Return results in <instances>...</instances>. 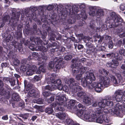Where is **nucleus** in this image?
Returning <instances> with one entry per match:
<instances>
[{"label": "nucleus", "mask_w": 125, "mask_h": 125, "mask_svg": "<svg viewBox=\"0 0 125 125\" xmlns=\"http://www.w3.org/2000/svg\"><path fill=\"white\" fill-rule=\"evenodd\" d=\"M22 33L21 30H20L17 31L16 34L15 36V39L17 40L16 41L13 40V37L11 35L9 34L5 38L7 46L9 47V46L11 47L10 45L13 46L14 48L17 49H18L19 51L21 54H23L24 53V49L23 48L22 44H24V45L28 47L32 51H34L35 50L34 44L27 40L26 42L25 39V38H22Z\"/></svg>", "instance_id": "nucleus-1"}, {"label": "nucleus", "mask_w": 125, "mask_h": 125, "mask_svg": "<svg viewBox=\"0 0 125 125\" xmlns=\"http://www.w3.org/2000/svg\"><path fill=\"white\" fill-rule=\"evenodd\" d=\"M109 73V72L103 69L101 73V74H103V75H100L99 76L100 82H94L91 85L89 86V88L91 89L94 88V90L96 92L100 93L102 91L103 85L106 87L108 86L110 84V78L114 83L117 84V80L114 76L109 74V77H106Z\"/></svg>", "instance_id": "nucleus-2"}, {"label": "nucleus", "mask_w": 125, "mask_h": 125, "mask_svg": "<svg viewBox=\"0 0 125 125\" xmlns=\"http://www.w3.org/2000/svg\"><path fill=\"white\" fill-rule=\"evenodd\" d=\"M123 94V92L122 90H118L115 92L114 95H112V97L108 96L106 97L107 100L116 101L117 102L115 107L111 109V114L118 115L120 114L119 110L123 106L125 107V100H122Z\"/></svg>", "instance_id": "nucleus-3"}, {"label": "nucleus", "mask_w": 125, "mask_h": 125, "mask_svg": "<svg viewBox=\"0 0 125 125\" xmlns=\"http://www.w3.org/2000/svg\"><path fill=\"white\" fill-rule=\"evenodd\" d=\"M110 16L108 17L105 22L109 28H115L119 26V32H121L123 30L122 23L123 19L119 15H117L115 13L112 12L110 13Z\"/></svg>", "instance_id": "nucleus-4"}, {"label": "nucleus", "mask_w": 125, "mask_h": 125, "mask_svg": "<svg viewBox=\"0 0 125 125\" xmlns=\"http://www.w3.org/2000/svg\"><path fill=\"white\" fill-rule=\"evenodd\" d=\"M56 99L58 101H57L55 103L53 104V107H55L57 106L56 109L58 111H64V110L65 104L67 101L66 95L63 94L61 96H57Z\"/></svg>", "instance_id": "nucleus-5"}, {"label": "nucleus", "mask_w": 125, "mask_h": 125, "mask_svg": "<svg viewBox=\"0 0 125 125\" xmlns=\"http://www.w3.org/2000/svg\"><path fill=\"white\" fill-rule=\"evenodd\" d=\"M85 78H83L81 81L82 84L83 86L84 87L87 86L89 89L91 90H94V88H93L92 89L89 88V86L92 85V81H94L95 79V77L94 73H90L89 72H87L85 74Z\"/></svg>", "instance_id": "nucleus-6"}, {"label": "nucleus", "mask_w": 125, "mask_h": 125, "mask_svg": "<svg viewBox=\"0 0 125 125\" xmlns=\"http://www.w3.org/2000/svg\"><path fill=\"white\" fill-rule=\"evenodd\" d=\"M30 40L31 42H34L37 45H39L38 46H37L36 47V49L38 51L44 52H46L47 51V49L42 45L43 43V41L40 39V37L35 38L33 36H31L30 37Z\"/></svg>", "instance_id": "nucleus-7"}, {"label": "nucleus", "mask_w": 125, "mask_h": 125, "mask_svg": "<svg viewBox=\"0 0 125 125\" xmlns=\"http://www.w3.org/2000/svg\"><path fill=\"white\" fill-rule=\"evenodd\" d=\"M30 40L31 42H34L37 45H39L38 46H37L36 47V49L38 51L44 52H46L47 51V49L42 45L43 43V41L40 39V37L35 38L33 36H31L30 37Z\"/></svg>", "instance_id": "nucleus-8"}, {"label": "nucleus", "mask_w": 125, "mask_h": 125, "mask_svg": "<svg viewBox=\"0 0 125 125\" xmlns=\"http://www.w3.org/2000/svg\"><path fill=\"white\" fill-rule=\"evenodd\" d=\"M30 40L31 42H34L37 45H39L38 46H37L36 47V49L38 51L44 52H46L47 51V49L42 45L43 43V41L40 39V37L35 38L33 36H31L30 37Z\"/></svg>", "instance_id": "nucleus-9"}, {"label": "nucleus", "mask_w": 125, "mask_h": 125, "mask_svg": "<svg viewBox=\"0 0 125 125\" xmlns=\"http://www.w3.org/2000/svg\"><path fill=\"white\" fill-rule=\"evenodd\" d=\"M42 27L44 30H46L48 33L50 37V39L51 41H54L56 38L57 40H60L61 39V36H57L55 34L54 30L52 29L50 26H48L47 25L44 23L42 25Z\"/></svg>", "instance_id": "nucleus-10"}, {"label": "nucleus", "mask_w": 125, "mask_h": 125, "mask_svg": "<svg viewBox=\"0 0 125 125\" xmlns=\"http://www.w3.org/2000/svg\"><path fill=\"white\" fill-rule=\"evenodd\" d=\"M115 54L116 53H114L110 52L106 54L107 56L108 57L113 59L112 62H107L106 65L108 67L112 69L115 68L118 66L119 65L118 62L116 60H115Z\"/></svg>", "instance_id": "nucleus-11"}, {"label": "nucleus", "mask_w": 125, "mask_h": 125, "mask_svg": "<svg viewBox=\"0 0 125 125\" xmlns=\"http://www.w3.org/2000/svg\"><path fill=\"white\" fill-rule=\"evenodd\" d=\"M79 11V8L76 5L73 6L72 7V11L70 12V14L72 15H73L77 14V18L78 20L80 19L81 17L84 19L85 20L87 18V16L85 12H82L81 14H77L78 12Z\"/></svg>", "instance_id": "nucleus-12"}, {"label": "nucleus", "mask_w": 125, "mask_h": 125, "mask_svg": "<svg viewBox=\"0 0 125 125\" xmlns=\"http://www.w3.org/2000/svg\"><path fill=\"white\" fill-rule=\"evenodd\" d=\"M106 49L104 46H101L98 47L97 49L94 48H90L87 49L86 51L87 54L91 55L93 56L96 57L97 53L98 52L104 51Z\"/></svg>", "instance_id": "nucleus-13"}, {"label": "nucleus", "mask_w": 125, "mask_h": 125, "mask_svg": "<svg viewBox=\"0 0 125 125\" xmlns=\"http://www.w3.org/2000/svg\"><path fill=\"white\" fill-rule=\"evenodd\" d=\"M72 62L73 63L71 65L73 72L74 73H77L78 72V69L82 67V64L74 59L72 60Z\"/></svg>", "instance_id": "nucleus-14"}, {"label": "nucleus", "mask_w": 125, "mask_h": 125, "mask_svg": "<svg viewBox=\"0 0 125 125\" xmlns=\"http://www.w3.org/2000/svg\"><path fill=\"white\" fill-rule=\"evenodd\" d=\"M13 17L11 18L9 20V23L10 25H14L19 20V18L20 14L19 12H12Z\"/></svg>", "instance_id": "nucleus-15"}, {"label": "nucleus", "mask_w": 125, "mask_h": 125, "mask_svg": "<svg viewBox=\"0 0 125 125\" xmlns=\"http://www.w3.org/2000/svg\"><path fill=\"white\" fill-rule=\"evenodd\" d=\"M4 84L3 81L0 79V96L4 95L5 98L8 99L10 97L11 94L9 91L7 92L4 90V88L3 87Z\"/></svg>", "instance_id": "nucleus-16"}, {"label": "nucleus", "mask_w": 125, "mask_h": 125, "mask_svg": "<svg viewBox=\"0 0 125 125\" xmlns=\"http://www.w3.org/2000/svg\"><path fill=\"white\" fill-rule=\"evenodd\" d=\"M37 26L35 23L33 24L32 28H30L27 27V29L26 28L25 30V33L27 35H31L30 36H32L35 33V32L37 30Z\"/></svg>", "instance_id": "nucleus-17"}, {"label": "nucleus", "mask_w": 125, "mask_h": 125, "mask_svg": "<svg viewBox=\"0 0 125 125\" xmlns=\"http://www.w3.org/2000/svg\"><path fill=\"white\" fill-rule=\"evenodd\" d=\"M64 81L65 83L69 84L70 86L73 87L74 86L78 85L80 84L79 83L75 81L73 78H70L69 79L65 78L64 79Z\"/></svg>", "instance_id": "nucleus-18"}, {"label": "nucleus", "mask_w": 125, "mask_h": 125, "mask_svg": "<svg viewBox=\"0 0 125 125\" xmlns=\"http://www.w3.org/2000/svg\"><path fill=\"white\" fill-rule=\"evenodd\" d=\"M37 67L35 65H32V66L30 65V68L27 71L26 74L28 75H32L34 72H36L37 71Z\"/></svg>", "instance_id": "nucleus-19"}, {"label": "nucleus", "mask_w": 125, "mask_h": 125, "mask_svg": "<svg viewBox=\"0 0 125 125\" xmlns=\"http://www.w3.org/2000/svg\"><path fill=\"white\" fill-rule=\"evenodd\" d=\"M63 59L62 57H60L59 58H57L56 59V64L55 67L54 68V70L55 69H56V71H58L59 69H60L61 67L62 68L61 65L62 62L63 61Z\"/></svg>", "instance_id": "nucleus-20"}, {"label": "nucleus", "mask_w": 125, "mask_h": 125, "mask_svg": "<svg viewBox=\"0 0 125 125\" xmlns=\"http://www.w3.org/2000/svg\"><path fill=\"white\" fill-rule=\"evenodd\" d=\"M28 81L26 80L24 81V84L25 88L26 90L28 91L32 88H34L35 87L34 85L31 83H28Z\"/></svg>", "instance_id": "nucleus-21"}, {"label": "nucleus", "mask_w": 125, "mask_h": 125, "mask_svg": "<svg viewBox=\"0 0 125 125\" xmlns=\"http://www.w3.org/2000/svg\"><path fill=\"white\" fill-rule=\"evenodd\" d=\"M94 114H93L90 113L85 112H84L83 117L85 120L92 121V118H93L92 117H94Z\"/></svg>", "instance_id": "nucleus-22"}, {"label": "nucleus", "mask_w": 125, "mask_h": 125, "mask_svg": "<svg viewBox=\"0 0 125 125\" xmlns=\"http://www.w3.org/2000/svg\"><path fill=\"white\" fill-rule=\"evenodd\" d=\"M45 61H41V62H39L41 63L42 64V65H41L38 69L37 70L36 73L37 74H39L41 73V72L43 73H45L46 72V69L44 66V64H45Z\"/></svg>", "instance_id": "nucleus-23"}, {"label": "nucleus", "mask_w": 125, "mask_h": 125, "mask_svg": "<svg viewBox=\"0 0 125 125\" xmlns=\"http://www.w3.org/2000/svg\"><path fill=\"white\" fill-rule=\"evenodd\" d=\"M71 40L75 42H78L76 40L74 37H72L71 39L66 40L65 41V43L67 48L68 49H69L71 47L72 44L71 42Z\"/></svg>", "instance_id": "nucleus-24"}, {"label": "nucleus", "mask_w": 125, "mask_h": 125, "mask_svg": "<svg viewBox=\"0 0 125 125\" xmlns=\"http://www.w3.org/2000/svg\"><path fill=\"white\" fill-rule=\"evenodd\" d=\"M56 14L54 13L52 14L51 16L52 20L50 21L51 23L55 26H57L58 22V21L56 20Z\"/></svg>", "instance_id": "nucleus-25"}, {"label": "nucleus", "mask_w": 125, "mask_h": 125, "mask_svg": "<svg viewBox=\"0 0 125 125\" xmlns=\"http://www.w3.org/2000/svg\"><path fill=\"white\" fill-rule=\"evenodd\" d=\"M102 115H101L98 117H96V115L94 114V117H92V121H96V122L100 124H102L103 123L102 121Z\"/></svg>", "instance_id": "nucleus-26"}, {"label": "nucleus", "mask_w": 125, "mask_h": 125, "mask_svg": "<svg viewBox=\"0 0 125 125\" xmlns=\"http://www.w3.org/2000/svg\"><path fill=\"white\" fill-rule=\"evenodd\" d=\"M76 101L74 100H71L67 103L66 102V105L67 108L69 109L71 108V106H73L75 104Z\"/></svg>", "instance_id": "nucleus-27"}, {"label": "nucleus", "mask_w": 125, "mask_h": 125, "mask_svg": "<svg viewBox=\"0 0 125 125\" xmlns=\"http://www.w3.org/2000/svg\"><path fill=\"white\" fill-rule=\"evenodd\" d=\"M57 87L55 84H51V85H47L45 87V90L52 91L57 89Z\"/></svg>", "instance_id": "nucleus-28"}, {"label": "nucleus", "mask_w": 125, "mask_h": 125, "mask_svg": "<svg viewBox=\"0 0 125 125\" xmlns=\"http://www.w3.org/2000/svg\"><path fill=\"white\" fill-rule=\"evenodd\" d=\"M91 99L88 96L85 97L83 99V101L85 105L89 106L91 104Z\"/></svg>", "instance_id": "nucleus-29"}, {"label": "nucleus", "mask_w": 125, "mask_h": 125, "mask_svg": "<svg viewBox=\"0 0 125 125\" xmlns=\"http://www.w3.org/2000/svg\"><path fill=\"white\" fill-rule=\"evenodd\" d=\"M12 98L15 101H18L20 100V98L19 94L15 92H13L12 94Z\"/></svg>", "instance_id": "nucleus-30"}, {"label": "nucleus", "mask_w": 125, "mask_h": 125, "mask_svg": "<svg viewBox=\"0 0 125 125\" xmlns=\"http://www.w3.org/2000/svg\"><path fill=\"white\" fill-rule=\"evenodd\" d=\"M30 68V64H27L25 65H21L20 67V69L21 72H25L28 70Z\"/></svg>", "instance_id": "nucleus-31"}, {"label": "nucleus", "mask_w": 125, "mask_h": 125, "mask_svg": "<svg viewBox=\"0 0 125 125\" xmlns=\"http://www.w3.org/2000/svg\"><path fill=\"white\" fill-rule=\"evenodd\" d=\"M47 34V33L45 32H43V34L42 33H41L43 41V42L44 45L47 44L48 43V41L47 40L46 41L45 39Z\"/></svg>", "instance_id": "nucleus-32"}, {"label": "nucleus", "mask_w": 125, "mask_h": 125, "mask_svg": "<svg viewBox=\"0 0 125 125\" xmlns=\"http://www.w3.org/2000/svg\"><path fill=\"white\" fill-rule=\"evenodd\" d=\"M104 11L102 9H98L96 12V16L97 18H99L104 15Z\"/></svg>", "instance_id": "nucleus-33"}, {"label": "nucleus", "mask_w": 125, "mask_h": 125, "mask_svg": "<svg viewBox=\"0 0 125 125\" xmlns=\"http://www.w3.org/2000/svg\"><path fill=\"white\" fill-rule=\"evenodd\" d=\"M29 95L31 97H36L37 96L36 94L35 90L33 89H31L29 90L28 92Z\"/></svg>", "instance_id": "nucleus-34"}, {"label": "nucleus", "mask_w": 125, "mask_h": 125, "mask_svg": "<svg viewBox=\"0 0 125 125\" xmlns=\"http://www.w3.org/2000/svg\"><path fill=\"white\" fill-rule=\"evenodd\" d=\"M66 115V114L63 112L58 113L57 115V116L60 119L62 120L64 119L65 118Z\"/></svg>", "instance_id": "nucleus-35"}, {"label": "nucleus", "mask_w": 125, "mask_h": 125, "mask_svg": "<svg viewBox=\"0 0 125 125\" xmlns=\"http://www.w3.org/2000/svg\"><path fill=\"white\" fill-rule=\"evenodd\" d=\"M104 38V37L103 36L99 35L96 37L95 40V42H96L98 41V44H101Z\"/></svg>", "instance_id": "nucleus-36"}, {"label": "nucleus", "mask_w": 125, "mask_h": 125, "mask_svg": "<svg viewBox=\"0 0 125 125\" xmlns=\"http://www.w3.org/2000/svg\"><path fill=\"white\" fill-rule=\"evenodd\" d=\"M102 118L103 122L108 123L109 122V118L106 115L104 114L102 116Z\"/></svg>", "instance_id": "nucleus-37"}, {"label": "nucleus", "mask_w": 125, "mask_h": 125, "mask_svg": "<svg viewBox=\"0 0 125 125\" xmlns=\"http://www.w3.org/2000/svg\"><path fill=\"white\" fill-rule=\"evenodd\" d=\"M106 100L104 99L101 101V102H99L98 103V105L99 107H101L102 108H105V103H104L105 102H106Z\"/></svg>", "instance_id": "nucleus-38"}, {"label": "nucleus", "mask_w": 125, "mask_h": 125, "mask_svg": "<svg viewBox=\"0 0 125 125\" xmlns=\"http://www.w3.org/2000/svg\"><path fill=\"white\" fill-rule=\"evenodd\" d=\"M37 7H36L35 6H31L30 7V11H31L32 13V15H31V16L32 17H31V18H32V19H33V16L34 15L33 13V12H35L36 10H37L38 9H37Z\"/></svg>", "instance_id": "nucleus-39"}, {"label": "nucleus", "mask_w": 125, "mask_h": 125, "mask_svg": "<svg viewBox=\"0 0 125 125\" xmlns=\"http://www.w3.org/2000/svg\"><path fill=\"white\" fill-rule=\"evenodd\" d=\"M74 122L72 119L68 118L66 120L65 123L66 125H73Z\"/></svg>", "instance_id": "nucleus-40"}, {"label": "nucleus", "mask_w": 125, "mask_h": 125, "mask_svg": "<svg viewBox=\"0 0 125 125\" xmlns=\"http://www.w3.org/2000/svg\"><path fill=\"white\" fill-rule=\"evenodd\" d=\"M86 94L84 92L81 91L77 93V96L80 98H84L85 97Z\"/></svg>", "instance_id": "nucleus-41"}, {"label": "nucleus", "mask_w": 125, "mask_h": 125, "mask_svg": "<svg viewBox=\"0 0 125 125\" xmlns=\"http://www.w3.org/2000/svg\"><path fill=\"white\" fill-rule=\"evenodd\" d=\"M53 108L51 107H48L46 108L45 110V112L46 113L49 114H52L53 111Z\"/></svg>", "instance_id": "nucleus-42"}, {"label": "nucleus", "mask_w": 125, "mask_h": 125, "mask_svg": "<svg viewBox=\"0 0 125 125\" xmlns=\"http://www.w3.org/2000/svg\"><path fill=\"white\" fill-rule=\"evenodd\" d=\"M87 68V67H81L80 69H78V72L77 73L80 72V73L82 74L83 73L86 71Z\"/></svg>", "instance_id": "nucleus-43"}, {"label": "nucleus", "mask_w": 125, "mask_h": 125, "mask_svg": "<svg viewBox=\"0 0 125 125\" xmlns=\"http://www.w3.org/2000/svg\"><path fill=\"white\" fill-rule=\"evenodd\" d=\"M10 16L9 15H6L4 16L2 18V21L3 22H8L10 20Z\"/></svg>", "instance_id": "nucleus-44"}, {"label": "nucleus", "mask_w": 125, "mask_h": 125, "mask_svg": "<svg viewBox=\"0 0 125 125\" xmlns=\"http://www.w3.org/2000/svg\"><path fill=\"white\" fill-rule=\"evenodd\" d=\"M95 112L96 114H100L102 113L103 108L101 107L97 108L95 109Z\"/></svg>", "instance_id": "nucleus-45"}, {"label": "nucleus", "mask_w": 125, "mask_h": 125, "mask_svg": "<svg viewBox=\"0 0 125 125\" xmlns=\"http://www.w3.org/2000/svg\"><path fill=\"white\" fill-rule=\"evenodd\" d=\"M42 94L45 97H47L50 96L51 94V93L49 91H43L42 92Z\"/></svg>", "instance_id": "nucleus-46"}, {"label": "nucleus", "mask_w": 125, "mask_h": 125, "mask_svg": "<svg viewBox=\"0 0 125 125\" xmlns=\"http://www.w3.org/2000/svg\"><path fill=\"white\" fill-rule=\"evenodd\" d=\"M122 58V55L118 53H116L115 56V60L118 61L121 60Z\"/></svg>", "instance_id": "nucleus-47"}, {"label": "nucleus", "mask_w": 125, "mask_h": 125, "mask_svg": "<svg viewBox=\"0 0 125 125\" xmlns=\"http://www.w3.org/2000/svg\"><path fill=\"white\" fill-rule=\"evenodd\" d=\"M76 21V19L72 17L70 18L67 21V23L69 24H74Z\"/></svg>", "instance_id": "nucleus-48"}, {"label": "nucleus", "mask_w": 125, "mask_h": 125, "mask_svg": "<svg viewBox=\"0 0 125 125\" xmlns=\"http://www.w3.org/2000/svg\"><path fill=\"white\" fill-rule=\"evenodd\" d=\"M96 10L93 9L90 10L89 12V14L90 16H96Z\"/></svg>", "instance_id": "nucleus-49"}, {"label": "nucleus", "mask_w": 125, "mask_h": 125, "mask_svg": "<svg viewBox=\"0 0 125 125\" xmlns=\"http://www.w3.org/2000/svg\"><path fill=\"white\" fill-rule=\"evenodd\" d=\"M43 100L42 98L37 99L35 100L34 102L38 104H42L43 103Z\"/></svg>", "instance_id": "nucleus-50"}, {"label": "nucleus", "mask_w": 125, "mask_h": 125, "mask_svg": "<svg viewBox=\"0 0 125 125\" xmlns=\"http://www.w3.org/2000/svg\"><path fill=\"white\" fill-rule=\"evenodd\" d=\"M8 56L9 57L12 58H15L16 57V55L12 52L10 51L8 53Z\"/></svg>", "instance_id": "nucleus-51"}, {"label": "nucleus", "mask_w": 125, "mask_h": 125, "mask_svg": "<svg viewBox=\"0 0 125 125\" xmlns=\"http://www.w3.org/2000/svg\"><path fill=\"white\" fill-rule=\"evenodd\" d=\"M75 78L78 81L81 80L83 79L82 76V74L80 73L77 75L76 76Z\"/></svg>", "instance_id": "nucleus-52"}, {"label": "nucleus", "mask_w": 125, "mask_h": 125, "mask_svg": "<svg viewBox=\"0 0 125 125\" xmlns=\"http://www.w3.org/2000/svg\"><path fill=\"white\" fill-rule=\"evenodd\" d=\"M14 64L15 66H18L19 65L20 63V61L17 58L15 59L13 61Z\"/></svg>", "instance_id": "nucleus-53"}, {"label": "nucleus", "mask_w": 125, "mask_h": 125, "mask_svg": "<svg viewBox=\"0 0 125 125\" xmlns=\"http://www.w3.org/2000/svg\"><path fill=\"white\" fill-rule=\"evenodd\" d=\"M103 108L102 114L103 115L108 114L109 112V110H110V109H108L107 108Z\"/></svg>", "instance_id": "nucleus-54"}, {"label": "nucleus", "mask_w": 125, "mask_h": 125, "mask_svg": "<svg viewBox=\"0 0 125 125\" xmlns=\"http://www.w3.org/2000/svg\"><path fill=\"white\" fill-rule=\"evenodd\" d=\"M84 112L83 110H79L77 111V114L78 115L81 116H83Z\"/></svg>", "instance_id": "nucleus-55"}, {"label": "nucleus", "mask_w": 125, "mask_h": 125, "mask_svg": "<svg viewBox=\"0 0 125 125\" xmlns=\"http://www.w3.org/2000/svg\"><path fill=\"white\" fill-rule=\"evenodd\" d=\"M42 78L41 75H39L38 76L35 75L34 77V79L35 81H38L40 80Z\"/></svg>", "instance_id": "nucleus-56"}, {"label": "nucleus", "mask_w": 125, "mask_h": 125, "mask_svg": "<svg viewBox=\"0 0 125 125\" xmlns=\"http://www.w3.org/2000/svg\"><path fill=\"white\" fill-rule=\"evenodd\" d=\"M29 114L26 113L24 114H21L20 115V116L24 119H27L28 117Z\"/></svg>", "instance_id": "nucleus-57"}, {"label": "nucleus", "mask_w": 125, "mask_h": 125, "mask_svg": "<svg viewBox=\"0 0 125 125\" xmlns=\"http://www.w3.org/2000/svg\"><path fill=\"white\" fill-rule=\"evenodd\" d=\"M80 8L81 9V10H82L83 12H86V7L85 5L83 4L80 5L79 6Z\"/></svg>", "instance_id": "nucleus-58"}, {"label": "nucleus", "mask_w": 125, "mask_h": 125, "mask_svg": "<svg viewBox=\"0 0 125 125\" xmlns=\"http://www.w3.org/2000/svg\"><path fill=\"white\" fill-rule=\"evenodd\" d=\"M122 40H120L117 41L115 44V46L117 47H120L122 44Z\"/></svg>", "instance_id": "nucleus-59"}, {"label": "nucleus", "mask_w": 125, "mask_h": 125, "mask_svg": "<svg viewBox=\"0 0 125 125\" xmlns=\"http://www.w3.org/2000/svg\"><path fill=\"white\" fill-rule=\"evenodd\" d=\"M19 106L22 108H24L25 106V103L24 101H21L19 103Z\"/></svg>", "instance_id": "nucleus-60"}, {"label": "nucleus", "mask_w": 125, "mask_h": 125, "mask_svg": "<svg viewBox=\"0 0 125 125\" xmlns=\"http://www.w3.org/2000/svg\"><path fill=\"white\" fill-rule=\"evenodd\" d=\"M54 100V97L53 96H52L49 99H48L47 102L48 103H51Z\"/></svg>", "instance_id": "nucleus-61"}, {"label": "nucleus", "mask_w": 125, "mask_h": 125, "mask_svg": "<svg viewBox=\"0 0 125 125\" xmlns=\"http://www.w3.org/2000/svg\"><path fill=\"white\" fill-rule=\"evenodd\" d=\"M9 82L11 86H14L15 85V80L11 78L10 79Z\"/></svg>", "instance_id": "nucleus-62"}, {"label": "nucleus", "mask_w": 125, "mask_h": 125, "mask_svg": "<svg viewBox=\"0 0 125 125\" xmlns=\"http://www.w3.org/2000/svg\"><path fill=\"white\" fill-rule=\"evenodd\" d=\"M114 45L112 41H110L108 43V48L109 49H112L113 48Z\"/></svg>", "instance_id": "nucleus-63"}, {"label": "nucleus", "mask_w": 125, "mask_h": 125, "mask_svg": "<svg viewBox=\"0 0 125 125\" xmlns=\"http://www.w3.org/2000/svg\"><path fill=\"white\" fill-rule=\"evenodd\" d=\"M121 68L123 71V73L124 75L125 76V64H122L121 66Z\"/></svg>", "instance_id": "nucleus-64"}]
</instances>
